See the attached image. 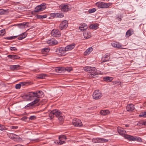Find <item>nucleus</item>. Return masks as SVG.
I'll return each mask as SVG.
<instances>
[{
    "label": "nucleus",
    "mask_w": 146,
    "mask_h": 146,
    "mask_svg": "<svg viewBox=\"0 0 146 146\" xmlns=\"http://www.w3.org/2000/svg\"><path fill=\"white\" fill-rule=\"evenodd\" d=\"M5 12V10L2 9H0V15L3 14Z\"/></svg>",
    "instance_id": "46"
},
{
    "label": "nucleus",
    "mask_w": 146,
    "mask_h": 146,
    "mask_svg": "<svg viewBox=\"0 0 146 146\" xmlns=\"http://www.w3.org/2000/svg\"><path fill=\"white\" fill-rule=\"evenodd\" d=\"M25 24H26V23H22L21 24V25H23V26H24L25 25Z\"/></svg>",
    "instance_id": "57"
},
{
    "label": "nucleus",
    "mask_w": 146,
    "mask_h": 146,
    "mask_svg": "<svg viewBox=\"0 0 146 146\" xmlns=\"http://www.w3.org/2000/svg\"><path fill=\"white\" fill-rule=\"evenodd\" d=\"M52 16L54 17L62 18L63 17V15L60 13H54L52 14Z\"/></svg>",
    "instance_id": "24"
},
{
    "label": "nucleus",
    "mask_w": 146,
    "mask_h": 146,
    "mask_svg": "<svg viewBox=\"0 0 146 146\" xmlns=\"http://www.w3.org/2000/svg\"><path fill=\"white\" fill-rule=\"evenodd\" d=\"M99 138H93L92 139V142L95 143H99Z\"/></svg>",
    "instance_id": "39"
},
{
    "label": "nucleus",
    "mask_w": 146,
    "mask_h": 146,
    "mask_svg": "<svg viewBox=\"0 0 146 146\" xmlns=\"http://www.w3.org/2000/svg\"><path fill=\"white\" fill-rule=\"evenodd\" d=\"M96 11V9L95 8H93L91 9H90L88 12L89 13H93L94 12Z\"/></svg>",
    "instance_id": "40"
},
{
    "label": "nucleus",
    "mask_w": 146,
    "mask_h": 146,
    "mask_svg": "<svg viewBox=\"0 0 146 146\" xmlns=\"http://www.w3.org/2000/svg\"><path fill=\"white\" fill-rule=\"evenodd\" d=\"M20 66L18 65H11L10 66V69L13 70H18L20 68Z\"/></svg>",
    "instance_id": "26"
},
{
    "label": "nucleus",
    "mask_w": 146,
    "mask_h": 146,
    "mask_svg": "<svg viewBox=\"0 0 146 146\" xmlns=\"http://www.w3.org/2000/svg\"><path fill=\"white\" fill-rule=\"evenodd\" d=\"M49 51V49L48 48H44L42 50V52H48Z\"/></svg>",
    "instance_id": "41"
},
{
    "label": "nucleus",
    "mask_w": 146,
    "mask_h": 146,
    "mask_svg": "<svg viewBox=\"0 0 146 146\" xmlns=\"http://www.w3.org/2000/svg\"><path fill=\"white\" fill-rule=\"evenodd\" d=\"M110 112L108 110H101L100 112V114L103 115H105L108 113H109Z\"/></svg>",
    "instance_id": "28"
},
{
    "label": "nucleus",
    "mask_w": 146,
    "mask_h": 146,
    "mask_svg": "<svg viewBox=\"0 0 146 146\" xmlns=\"http://www.w3.org/2000/svg\"><path fill=\"white\" fill-rule=\"evenodd\" d=\"M47 17V15H37V18L40 19H42L43 18H45Z\"/></svg>",
    "instance_id": "35"
},
{
    "label": "nucleus",
    "mask_w": 146,
    "mask_h": 146,
    "mask_svg": "<svg viewBox=\"0 0 146 146\" xmlns=\"http://www.w3.org/2000/svg\"><path fill=\"white\" fill-rule=\"evenodd\" d=\"M51 114H54L57 117H58L62 114L60 111L55 110L51 111Z\"/></svg>",
    "instance_id": "13"
},
{
    "label": "nucleus",
    "mask_w": 146,
    "mask_h": 146,
    "mask_svg": "<svg viewBox=\"0 0 146 146\" xmlns=\"http://www.w3.org/2000/svg\"><path fill=\"white\" fill-rule=\"evenodd\" d=\"M96 6L98 7L101 8H107L110 6V3H105L104 2H99L96 3Z\"/></svg>",
    "instance_id": "1"
},
{
    "label": "nucleus",
    "mask_w": 146,
    "mask_h": 146,
    "mask_svg": "<svg viewBox=\"0 0 146 146\" xmlns=\"http://www.w3.org/2000/svg\"><path fill=\"white\" fill-rule=\"evenodd\" d=\"M139 116V117H146V111L141 113Z\"/></svg>",
    "instance_id": "37"
},
{
    "label": "nucleus",
    "mask_w": 146,
    "mask_h": 146,
    "mask_svg": "<svg viewBox=\"0 0 146 146\" xmlns=\"http://www.w3.org/2000/svg\"><path fill=\"white\" fill-rule=\"evenodd\" d=\"M125 127H128L129 126V125H125Z\"/></svg>",
    "instance_id": "59"
},
{
    "label": "nucleus",
    "mask_w": 146,
    "mask_h": 146,
    "mask_svg": "<svg viewBox=\"0 0 146 146\" xmlns=\"http://www.w3.org/2000/svg\"><path fill=\"white\" fill-rule=\"evenodd\" d=\"M10 49L11 50H13L15 51L17 50L16 48L15 47H11L10 48Z\"/></svg>",
    "instance_id": "52"
},
{
    "label": "nucleus",
    "mask_w": 146,
    "mask_h": 146,
    "mask_svg": "<svg viewBox=\"0 0 146 146\" xmlns=\"http://www.w3.org/2000/svg\"><path fill=\"white\" fill-rule=\"evenodd\" d=\"M104 80L105 81L110 82L113 80V78L112 77L106 76L104 78Z\"/></svg>",
    "instance_id": "29"
},
{
    "label": "nucleus",
    "mask_w": 146,
    "mask_h": 146,
    "mask_svg": "<svg viewBox=\"0 0 146 146\" xmlns=\"http://www.w3.org/2000/svg\"><path fill=\"white\" fill-rule=\"evenodd\" d=\"M99 143H103L107 142L108 141V140L102 138H99Z\"/></svg>",
    "instance_id": "32"
},
{
    "label": "nucleus",
    "mask_w": 146,
    "mask_h": 146,
    "mask_svg": "<svg viewBox=\"0 0 146 146\" xmlns=\"http://www.w3.org/2000/svg\"><path fill=\"white\" fill-rule=\"evenodd\" d=\"M51 111L50 112V114L49 115V117H50V119H51L53 118L54 117V114H51Z\"/></svg>",
    "instance_id": "47"
},
{
    "label": "nucleus",
    "mask_w": 146,
    "mask_h": 146,
    "mask_svg": "<svg viewBox=\"0 0 146 146\" xmlns=\"http://www.w3.org/2000/svg\"><path fill=\"white\" fill-rule=\"evenodd\" d=\"M134 33V31L133 29H130L128 30L126 33V37H129Z\"/></svg>",
    "instance_id": "22"
},
{
    "label": "nucleus",
    "mask_w": 146,
    "mask_h": 146,
    "mask_svg": "<svg viewBox=\"0 0 146 146\" xmlns=\"http://www.w3.org/2000/svg\"><path fill=\"white\" fill-rule=\"evenodd\" d=\"M47 43L49 44L50 45H56L57 44L58 42L54 39H52L50 40L47 41Z\"/></svg>",
    "instance_id": "20"
},
{
    "label": "nucleus",
    "mask_w": 146,
    "mask_h": 146,
    "mask_svg": "<svg viewBox=\"0 0 146 146\" xmlns=\"http://www.w3.org/2000/svg\"><path fill=\"white\" fill-rule=\"evenodd\" d=\"M10 136L11 137V139H13V136H12L11 135H11H10Z\"/></svg>",
    "instance_id": "58"
},
{
    "label": "nucleus",
    "mask_w": 146,
    "mask_h": 146,
    "mask_svg": "<svg viewBox=\"0 0 146 146\" xmlns=\"http://www.w3.org/2000/svg\"><path fill=\"white\" fill-rule=\"evenodd\" d=\"M18 127L17 126H12V129H16L18 128Z\"/></svg>",
    "instance_id": "55"
},
{
    "label": "nucleus",
    "mask_w": 146,
    "mask_h": 146,
    "mask_svg": "<svg viewBox=\"0 0 146 146\" xmlns=\"http://www.w3.org/2000/svg\"><path fill=\"white\" fill-rule=\"evenodd\" d=\"M134 141H141L142 139L141 138L139 137H135V139H134Z\"/></svg>",
    "instance_id": "42"
},
{
    "label": "nucleus",
    "mask_w": 146,
    "mask_h": 146,
    "mask_svg": "<svg viewBox=\"0 0 146 146\" xmlns=\"http://www.w3.org/2000/svg\"><path fill=\"white\" fill-rule=\"evenodd\" d=\"M6 128L3 125H1L0 124V130L1 131H3L4 130L6 129Z\"/></svg>",
    "instance_id": "44"
},
{
    "label": "nucleus",
    "mask_w": 146,
    "mask_h": 146,
    "mask_svg": "<svg viewBox=\"0 0 146 146\" xmlns=\"http://www.w3.org/2000/svg\"><path fill=\"white\" fill-rule=\"evenodd\" d=\"M117 130L118 133L121 135H126V131L124 130V129L120 127H117Z\"/></svg>",
    "instance_id": "12"
},
{
    "label": "nucleus",
    "mask_w": 146,
    "mask_h": 146,
    "mask_svg": "<svg viewBox=\"0 0 146 146\" xmlns=\"http://www.w3.org/2000/svg\"><path fill=\"white\" fill-rule=\"evenodd\" d=\"M18 36H7L5 38V39L7 40H12L16 38Z\"/></svg>",
    "instance_id": "34"
},
{
    "label": "nucleus",
    "mask_w": 146,
    "mask_h": 146,
    "mask_svg": "<svg viewBox=\"0 0 146 146\" xmlns=\"http://www.w3.org/2000/svg\"><path fill=\"white\" fill-rule=\"evenodd\" d=\"M46 7V4L44 3H43L37 6L35 8L34 11L35 12H38L42 11L45 9Z\"/></svg>",
    "instance_id": "3"
},
{
    "label": "nucleus",
    "mask_w": 146,
    "mask_h": 146,
    "mask_svg": "<svg viewBox=\"0 0 146 146\" xmlns=\"http://www.w3.org/2000/svg\"><path fill=\"white\" fill-rule=\"evenodd\" d=\"M47 76V75L45 74H42L38 75L36 77L38 79H44Z\"/></svg>",
    "instance_id": "30"
},
{
    "label": "nucleus",
    "mask_w": 146,
    "mask_h": 146,
    "mask_svg": "<svg viewBox=\"0 0 146 146\" xmlns=\"http://www.w3.org/2000/svg\"><path fill=\"white\" fill-rule=\"evenodd\" d=\"M92 96L94 99L98 100L102 97V94L99 90H96L94 92Z\"/></svg>",
    "instance_id": "2"
},
{
    "label": "nucleus",
    "mask_w": 146,
    "mask_h": 146,
    "mask_svg": "<svg viewBox=\"0 0 146 146\" xmlns=\"http://www.w3.org/2000/svg\"><path fill=\"white\" fill-rule=\"evenodd\" d=\"M93 50L92 47H90L87 49L84 53V55L86 56L89 54Z\"/></svg>",
    "instance_id": "25"
},
{
    "label": "nucleus",
    "mask_w": 146,
    "mask_h": 146,
    "mask_svg": "<svg viewBox=\"0 0 146 146\" xmlns=\"http://www.w3.org/2000/svg\"><path fill=\"white\" fill-rule=\"evenodd\" d=\"M70 5H69L62 4L59 6L60 8L62 11L64 12L68 11L69 10Z\"/></svg>",
    "instance_id": "8"
},
{
    "label": "nucleus",
    "mask_w": 146,
    "mask_h": 146,
    "mask_svg": "<svg viewBox=\"0 0 146 146\" xmlns=\"http://www.w3.org/2000/svg\"><path fill=\"white\" fill-rule=\"evenodd\" d=\"M51 34L52 35L55 37H59L61 35L60 31L58 29L52 30Z\"/></svg>",
    "instance_id": "11"
},
{
    "label": "nucleus",
    "mask_w": 146,
    "mask_h": 146,
    "mask_svg": "<svg viewBox=\"0 0 146 146\" xmlns=\"http://www.w3.org/2000/svg\"><path fill=\"white\" fill-rule=\"evenodd\" d=\"M27 35V34L25 33H24L19 36L18 39L19 40H22L25 38L26 36Z\"/></svg>",
    "instance_id": "27"
},
{
    "label": "nucleus",
    "mask_w": 146,
    "mask_h": 146,
    "mask_svg": "<svg viewBox=\"0 0 146 146\" xmlns=\"http://www.w3.org/2000/svg\"><path fill=\"white\" fill-rule=\"evenodd\" d=\"M119 84H120H120H121V82H119ZM117 83H119V82H117Z\"/></svg>",
    "instance_id": "60"
},
{
    "label": "nucleus",
    "mask_w": 146,
    "mask_h": 146,
    "mask_svg": "<svg viewBox=\"0 0 146 146\" xmlns=\"http://www.w3.org/2000/svg\"><path fill=\"white\" fill-rule=\"evenodd\" d=\"M124 137L128 139L129 141H134L135 139V137H134L130 135H124Z\"/></svg>",
    "instance_id": "18"
},
{
    "label": "nucleus",
    "mask_w": 146,
    "mask_h": 146,
    "mask_svg": "<svg viewBox=\"0 0 146 146\" xmlns=\"http://www.w3.org/2000/svg\"><path fill=\"white\" fill-rule=\"evenodd\" d=\"M88 28L87 25L85 23H83L81 24L80 26L79 27V29L82 31H83L86 30Z\"/></svg>",
    "instance_id": "16"
},
{
    "label": "nucleus",
    "mask_w": 146,
    "mask_h": 146,
    "mask_svg": "<svg viewBox=\"0 0 146 146\" xmlns=\"http://www.w3.org/2000/svg\"><path fill=\"white\" fill-rule=\"evenodd\" d=\"M21 87V85L20 84H17L15 85V88L17 89L20 88Z\"/></svg>",
    "instance_id": "48"
},
{
    "label": "nucleus",
    "mask_w": 146,
    "mask_h": 146,
    "mask_svg": "<svg viewBox=\"0 0 146 146\" xmlns=\"http://www.w3.org/2000/svg\"><path fill=\"white\" fill-rule=\"evenodd\" d=\"M143 122V121H140L137 123V125H139V126H141V125H143V123H142Z\"/></svg>",
    "instance_id": "49"
},
{
    "label": "nucleus",
    "mask_w": 146,
    "mask_h": 146,
    "mask_svg": "<svg viewBox=\"0 0 146 146\" xmlns=\"http://www.w3.org/2000/svg\"><path fill=\"white\" fill-rule=\"evenodd\" d=\"M111 45L116 48H121V46L119 42L113 43H111Z\"/></svg>",
    "instance_id": "23"
},
{
    "label": "nucleus",
    "mask_w": 146,
    "mask_h": 146,
    "mask_svg": "<svg viewBox=\"0 0 146 146\" xmlns=\"http://www.w3.org/2000/svg\"><path fill=\"white\" fill-rule=\"evenodd\" d=\"M66 139V136L64 135H60L59 137V140L57 141L56 142L58 144L61 145L65 143V140Z\"/></svg>",
    "instance_id": "5"
},
{
    "label": "nucleus",
    "mask_w": 146,
    "mask_h": 146,
    "mask_svg": "<svg viewBox=\"0 0 146 146\" xmlns=\"http://www.w3.org/2000/svg\"><path fill=\"white\" fill-rule=\"evenodd\" d=\"M38 92L36 91L32 92V93L33 94V97H37V98H36L32 102L29 103L28 104V105H29V106H33L37 103L39 101V99H38V96H37L38 94Z\"/></svg>",
    "instance_id": "4"
},
{
    "label": "nucleus",
    "mask_w": 146,
    "mask_h": 146,
    "mask_svg": "<svg viewBox=\"0 0 146 146\" xmlns=\"http://www.w3.org/2000/svg\"><path fill=\"white\" fill-rule=\"evenodd\" d=\"M75 46V44L74 43H72L69 45H68L65 47L66 51L70 50L73 49Z\"/></svg>",
    "instance_id": "14"
},
{
    "label": "nucleus",
    "mask_w": 146,
    "mask_h": 146,
    "mask_svg": "<svg viewBox=\"0 0 146 146\" xmlns=\"http://www.w3.org/2000/svg\"><path fill=\"white\" fill-rule=\"evenodd\" d=\"M134 106L132 104H128L126 106L127 110L129 111H131L134 110Z\"/></svg>",
    "instance_id": "15"
},
{
    "label": "nucleus",
    "mask_w": 146,
    "mask_h": 146,
    "mask_svg": "<svg viewBox=\"0 0 146 146\" xmlns=\"http://www.w3.org/2000/svg\"><path fill=\"white\" fill-rule=\"evenodd\" d=\"M110 55L108 54H106L102 58V60L103 62H104L108 61L110 59Z\"/></svg>",
    "instance_id": "17"
},
{
    "label": "nucleus",
    "mask_w": 146,
    "mask_h": 146,
    "mask_svg": "<svg viewBox=\"0 0 146 146\" xmlns=\"http://www.w3.org/2000/svg\"><path fill=\"white\" fill-rule=\"evenodd\" d=\"M27 84V82H21L20 83L21 85V86H23L24 85H25Z\"/></svg>",
    "instance_id": "51"
},
{
    "label": "nucleus",
    "mask_w": 146,
    "mask_h": 146,
    "mask_svg": "<svg viewBox=\"0 0 146 146\" xmlns=\"http://www.w3.org/2000/svg\"><path fill=\"white\" fill-rule=\"evenodd\" d=\"M35 118V116H32L30 117V119L31 120H33Z\"/></svg>",
    "instance_id": "54"
},
{
    "label": "nucleus",
    "mask_w": 146,
    "mask_h": 146,
    "mask_svg": "<svg viewBox=\"0 0 146 146\" xmlns=\"http://www.w3.org/2000/svg\"><path fill=\"white\" fill-rule=\"evenodd\" d=\"M73 125L75 126L80 127L82 125L81 120L78 119L74 118L72 121Z\"/></svg>",
    "instance_id": "6"
},
{
    "label": "nucleus",
    "mask_w": 146,
    "mask_h": 146,
    "mask_svg": "<svg viewBox=\"0 0 146 146\" xmlns=\"http://www.w3.org/2000/svg\"><path fill=\"white\" fill-rule=\"evenodd\" d=\"M83 35L84 37L88 39L90 38L91 36V35L89 31H86L83 33Z\"/></svg>",
    "instance_id": "19"
},
{
    "label": "nucleus",
    "mask_w": 146,
    "mask_h": 146,
    "mask_svg": "<svg viewBox=\"0 0 146 146\" xmlns=\"http://www.w3.org/2000/svg\"><path fill=\"white\" fill-rule=\"evenodd\" d=\"M38 98H42V97L43 96V93L41 91H38Z\"/></svg>",
    "instance_id": "33"
},
{
    "label": "nucleus",
    "mask_w": 146,
    "mask_h": 146,
    "mask_svg": "<svg viewBox=\"0 0 146 146\" xmlns=\"http://www.w3.org/2000/svg\"><path fill=\"white\" fill-rule=\"evenodd\" d=\"M57 51H58L60 54L61 56H64L66 54V50L65 47H61L57 49Z\"/></svg>",
    "instance_id": "10"
},
{
    "label": "nucleus",
    "mask_w": 146,
    "mask_h": 146,
    "mask_svg": "<svg viewBox=\"0 0 146 146\" xmlns=\"http://www.w3.org/2000/svg\"><path fill=\"white\" fill-rule=\"evenodd\" d=\"M98 25L94 24V25H92L90 26L89 28L90 29H96L98 28Z\"/></svg>",
    "instance_id": "31"
},
{
    "label": "nucleus",
    "mask_w": 146,
    "mask_h": 146,
    "mask_svg": "<svg viewBox=\"0 0 146 146\" xmlns=\"http://www.w3.org/2000/svg\"><path fill=\"white\" fill-rule=\"evenodd\" d=\"M20 57L17 55H13V60L17 59H19Z\"/></svg>",
    "instance_id": "45"
},
{
    "label": "nucleus",
    "mask_w": 146,
    "mask_h": 146,
    "mask_svg": "<svg viewBox=\"0 0 146 146\" xmlns=\"http://www.w3.org/2000/svg\"><path fill=\"white\" fill-rule=\"evenodd\" d=\"M84 70L87 72L91 73L95 71L96 69L94 67L87 66L84 68Z\"/></svg>",
    "instance_id": "9"
},
{
    "label": "nucleus",
    "mask_w": 146,
    "mask_h": 146,
    "mask_svg": "<svg viewBox=\"0 0 146 146\" xmlns=\"http://www.w3.org/2000/svg\"><path fill=\"white\" fill-rule=\"evenodd\" d=\"M143 125H146V121H143Z\"/></svg>",
    "instance_id": "56"
},
{
    "label": "nucleus",
    "mask_w": 146,
    "mask_h": 146,
    "mask_svg": "<svg viewBox=\"0 0 146 146\" xmlns=\"http://www.w3.org/2000/svg\"><path fill=\"white\" fill-rule=\"evenodd\" d=\"M5 29L0 31V36H3L5 33Z\"/></svg>",
    "instance_id": "38"
},
{
    "label": "nucleus",
    "mask_w": 146,
    "mask_h": 146,
    "mask_svg": "<svg viewBox=\"0 0 146 146\" xmlns=\"http://www.w3.org/2000/svg\"><path fill=\"white\" fill-rule=\"evenodd\" d=\"M7 57L9 58L13 59V55H9L7 56Z\"/></svg>",
    "instance_id": "53"
},
{
    "label": "nucleus",
    "mask_w": 146,
    "mask_h": 146,
    "mask_svg": "<svg viewBox=\"0 0 146 146\" xmlns=\"http://www.w3.org/2000/svg\"><path fill=\"white\" fill-rule=\"evenodd\" d=\"M68 26V21L66 20H64L61 22L59 28L60 30H62L63 29H65Z\"/></svg>",
    "instance_id": "7"
},
{
    "label": "nucleus",
    "mask_w": 146,
    "mask_h": 146,
    "mask_svg": "<svg viewBox=\"0 0 146 146\" xmlns=\"http://www.w3.org/2000/svg\"><path fill=\"white\" fill-rule=\"evenodd\" d=\"M58 119L60 122L62 123L64 121L63 116L62 114L60 116L58 117Z\"/></svg>",
    "instance_id": "36"
},
{
    "label": "nucleus",
    "mask_w": 146,
    "mask_h": 146,
    "mask_svg": "<svg viewBox=\"0 0 146 146\" xmlns=\"http://www.w3.org/2000/svg\"><path fill=\"white\" fill-rule=\"evenodd\" d=\"M11 135L12 136H13V138L16 139V138H18V136L17 135L14 134H12Z\"/></svg>",
    "instance_id": "50"
},
{
    "label": "nucleus",
    "mask_w": 146,
    "mask_h": 146,
    "mask_svg": "<svg viewBox=\"0 0 146 146\" xmlns=\"http://www.w3.org/2000/svg\"><path fill=\"white\" fill-rule=\"evenodd\" d=\"M65 70L66 71L70 72L72 70V68L71 67H67L65 68Z\"/></svg>",
    "instance_id": "43"
},
{
    "label": "nucleus",
    "mask_w": 146,
    "mask_h": 146,
    "mask_svg": "<svg viewBox=\"0 0 146 146\" xmlns=\"http://www.w3.org/2000/svg\"><path fill=\"white\" fill-rule=\"evenodd\" d=\"M92 73H93V74H90L89 77L90 78H94L96 77V75L100 74V71L97 72L95 71L94 72H92Z\"/></svg>",
    "instance_id": "21"
},
{
    "label": "nucleus",
    "mask_w": 146,
    "mask_h": 146,
    "mask_svg": "<svg viewBox=\"0 0 146 146\" xmlns=\"http://www.w3.org/2000/svg\"><path fill=\"white\" fill-rule=\"evenodd\" d=\"M0 58H1V56H0Z\"/></svg>",
    "instance_id": "61"
}]
</instances>
